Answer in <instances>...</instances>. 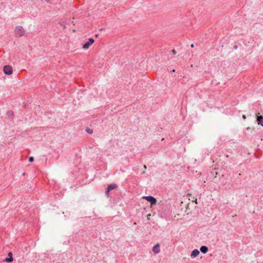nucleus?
<instances>
[{
  "label": "nucleus",
  "instance_id": "obj_1",
  "mask_svg": "<svg viewBox=\"0 0 263 263\" xmlns=\"http://www.w3.org/2000/svg\"><path fill=\"white\" fill-rule=\"evenodd\" d=\"M15 34L19 36H23L25 34V30L23 27L18 26L15 29Z\"/></svg>",
  "mask_w": 263,
  "mask_h": 263
},
{
  "label": "nucleus",
  "instance_id": "obj_2",
  "mask_svg": "<svg viewBox=\"0 0 263 263\" xmlns=\"http://www.w3.org/2000/svg\"><path fill=\"white\" fill-rule=\"evenodd\" d=\"M142 198L147 200L152 205H155L157 203L156 199L152 196H143Z\"/></svg>",
  "mask_w": 263,
  "mask_h": 263
},
{
  "label": "nucleus",
  "instance_id": "obj_3",
  "mask_svg": "<svg viewBox=\"0 0 263 263\" xmlns=\"http://www.w3.org/2000/svg\"><path fill=\"white\" fill-rule=\"evenodd\" d=\"M118 186L115 183H111L108 185L105 191V194L108 197L109 193L110 191L117 188Z\"/></svg>",
  "mask_w": 263,
  "mask_h": 263
},
{
  "label": "nucleus",
  "instance_id": "obj_4",
  "mask_svg": "<svg viewBox=\"0 0 263 263\" xmlns=\"http://www.w3.org/2000/svg\"><path fill=\"white\" fill-rule=\"evenodd\" d=\"M94 42L95 41L93 39H89L88 41L83 45V48L85 50L88 49L89 48L90 46L91 45L94 43Z\"/></svg>",
  "mask_w": 263,
  "mask_h": 263
},
{
  "label": "nucleus",
  "instance_id": "obj_5",
  "mask_svg": "<svg viewBox=\"0 0 263 263\" xmlns=\"http://www.w3.org/2000/svg\"><path fill=\"white\" fill-rule=\"evenodd\" d=\"M4 72L7 74H11L12 73V68L9 65H6L4 67Z\"/></svg>",
  "mask_w": 263,
  "mask_h": 263
},
{
  "label": "nucleus",
  "instance_id": "obj_6",
  "mask_svg": "<svg viewBox=\"0 0 263 263\" xmlns=\"http://www.w3.org/2000/svg\"><path fill=\"white\" fill-rule=\"evenodd\" d=\"M159 247H160V245L158 243L155 245L153 248V251L155 254H157V253H159L160 252Z\"/></svg>",
  "mask_w": 263,
  "mask_h": 263
},
{
  "label": "nucleus",
  "instance_id": "obj_7",
  "mask_svg": "<svg viewBox=\"0 0 263 263\" xmlns=\"http://www.w3.org/2000/svg\"><path fill=\"white\" fill-rule=\"evenodd\" d=\"M256 121L258 125H260L263 126V117L261 116H257Z\"/></svg>",
  "mask_w": 263,
  "mask_h": 263
},
{
  "label": "nucleus",
  "instance_id": "obj_8",
  "mask_svg": "<svg viewBox=\"0 0 263 263\" xmlns=\"http://www.w3.org/2000/svg\"><path fill=\"white\" fill-rule=\"evenodd\" d=\"M199 254V251L197 249H194L191 253V256L194 258L197 256Z\"/></svg>",
  "mask_w": 263,
  "mask_h": 263
},
{
  "label": "nucleus",
  "instance_id": "obj_9",
  "mask_svg": "<svg viewBox=\"0 0 263 263\" xmlns=\"http://www.w3.org/2000/svg\"><path fill=\"white\" fill-rule=\"evenodd\" d=\"M200 251L202 253L205 254L208 251V248L205 246H202L200 247Z\"/></svg>",
  "mask_w": 263,
  "mask_h": 263
},
{
  "label": "nucleus",
  "instance_id": "obj_10",
  "mask_svg": "<svg viewBox=\"0 0 263 263\" xmlns=\"http://www.w3.org/2000/svg\"><path fill=\"white\" fill-rule=\"evenodd\" d=\"M13 259L12 257H7L4 260V261L7 262H11V261H13Z\"/></svg>",
  "mask_w": 263,
  "mask_h": 263
},
{
  "label": "nucleus",
  "instance_id": "obj_11",
  "mask_svg": "<svg viewBox=\"0 0 263 263\" xmlns=\"http://www.w3.org/2000/svg\"><path fill=\"white\" fill-rule=\"evenodd\" d=\"M33 160H34V158H33V157H30V158H29V162H33Z\"/></svg>",
  "mask_w": 263,
  "mask_h": 263
},
{
  "label": "nucleus",
  "instance_id": "obj_12",
  "mask_svg": "<svg viewBox=\"0 0 263 263\" xmlns=\"http://www.w3.org/2000/svg\"><path fill=\"white\" fill-rule=\"evenodd\" d=\"M12 257V253L10 252L8 253V257Z\"/></svg>",
  "mask_w": 263,
  "mask_h": 263
},
{
  "label": "nucleus",
  "instance_id": "obj_13",
  "mask_svg": "<svg viewBox=\"0 0 263 263\" xmlns=\"http://www.w3.org/2000/svg\"><path fill=\"white\" fill-rule=\"evenodd\" d=\"M172 52H173V53L174 54L176 53V50H173L172 51Z\"/></svg>",
  "mask_w": 263,
  "mask_h": 263
},
{
  "label": "nucleus",
  "instance_id": "obj_14",
  "mask_svg": "<svg viewBox=\"0 0 263 263\" xmlns=\"http://www.w3.org/2000/svg\"><path fill=\"white\" fill-rule=\"evenodd\" d=\"M242 118H243V119H246V116H245V115H243V116H242Z\"/></svg>",
  "mask_w": 263,
  "mask_h": 263
},
{
  "label": "nucleus",
  "instance_id": "obj_15",
  "mask_svg": "<svg viewBox=\"0 0 263 263\" xmlns=\"http://www.w3.org/2000/svg\"><path fill=\"white\" fill-rule=\"evenodd\" d=\"M87 132L89 133H92L91 130H87Z\"/></svg>",
  "mask_w": 263,
  "mask_h": 263
},
{
  "label": "nucleus",
  "instance_id": "obj_16",
  "mask_svg": "<svg viewBox=\"0 0 263 263\" xmlns=\"http://www.w3.org/2000/svg\"><path fill=\"white\" fill-rule=\"evenodd\" d=\"M143 167H144V169H146V165H144Z\"/></svg>",
  "mask_w": 263,
  "mask_h": 263
},
{
  "label": "nucleus",
  "instance_id": "obj_17",
  "mask_svg": "<svg viewBox=\"0 0 263 263\" xmlns=\"http://www.w3.org/2000/svg\"><path fill=\"white\" fill-rule=\"evenodd\" d=\"M191 47H194L193 44H192V45H191Z\"/></svg>",
  "mask_w": 263,
  "mask_h": 263
}]
</instances>
